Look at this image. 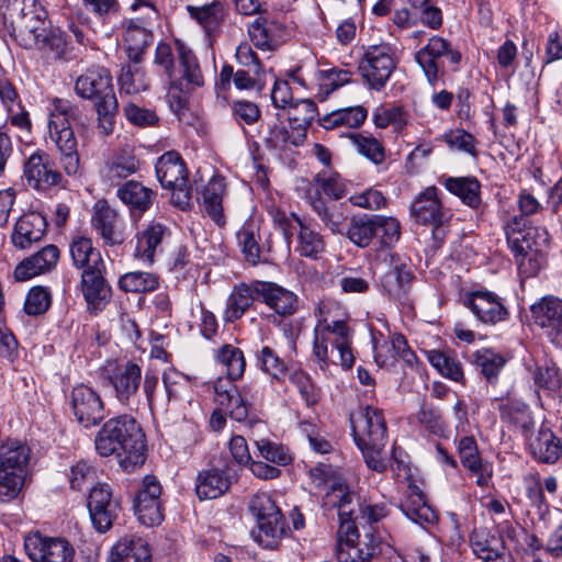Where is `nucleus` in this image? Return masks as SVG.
<instances>
[{
	"instance_id": "obj_1",
	"label": "nucleus",
	"mask_w": 562,
	"mask_h": 562,
	"mask_svg": "<svg viewBox=\"0 0 562 562\" xmlns=\"http://www.w3.org/2000/svg\"><path fill=\"white\" fill-rule=\"evenodd\" d=\"M339 305L331 300H323L315 311L317 323L314 328L313 353L324 370L330 363L350 369L355 363L351 349L353 330L347 322L337 318Z\"/></svg>"
},
{
	"instance_id": "obj_2",
	"label": "nucleus",
	"mask_w": 562,
	"mask_h": 562,
	"mask_svg": "<svg viewBox=\"0 0 562 562\" xmlns=\"http://www.w3.org/2000/svg\"><path fill=\"white\" fill-rule=\"evenodd\" d=\"M94 447L101 457L115 456L125 472H133L146 460L145 435L128 415L105 422L95 435Z\"/></svg>"
},
{
	"instance_id": "obj_3",
	"label": "nucleus",
	"mask_w": 562,
	"mask_h": 562,
	"mask_svg": "<svg viewBox=\"0 0 562 562\" xmlns=\"http://www.w3.org/2000/svg\"><path fill=\"white\" fill-rule=\"evenodd\" d=\"M351 503L352 495L348 486L340 481H334L324 497V505L337 509L340 519L339 533L345 535L337 546V560L338 562H372L376 554L374 536L366 533L362 539L360 538L357 527L350 522L356 515L355 508L350 506Z\"/></svg>"
},
{
	"instance_id": "obj_4",
	"label": "nucleus",
	"mask_w": 562,
	"mask_h": 562,
	"mask_svg": "<svg viewBox=\"0 0 562 562\" xmlns=\"http://www.w3.org/2000/svg\"><path fill=\"white\" fill-rule=\"evenodd\" d=\"M350 424L355 442L367 465L379 473L384 472L387 469L384 454L387 428L383 411L371 405L360 407L350 415Z\"/></svg>"
},
{
	"instance_id": "obj_5",
	"label": "nucleus",
	"mask_w": 562,
	"mask_h": 562,
	"mask_svg": "<svg viewBox=\"0 0 562 562\" xmlns=\"http://www.w3.org/2000/svg\"><path fill=\"white\" fill-rule=\"evenodd\" d=\"M75 91L80 98L93 102L99 132L104 136L111 135L119 112V102L110 71L102 66L88 68L77 78Z\"/></svg>"
},
{
	"instance_id": "obj_6",
	"label": "nucleus",
	"mask_w": 562,
	"mask_h": 562,
	"mask_svg": "<svg viewBox=\"0 0 562 562\" xmlns=\"http://www.w3.org/2000/svg\"><path fill=\"white\" fill-rule=\"evenodd\" d=\"M2 15L7 32L20 45L30 48L46 40L47 13L37 0H5Z\"/></svg>"
},
{
	"instance_id": "obj_7",
	"label": "nucleus",
	"mask_w": 562,
	"mask_h": 562,
	"mask_svg": "<svg viewBox=\"0 0 562 562\" xmlns=\"http://www.w3.org/2000/svg\"><path fill=\"white\" fill-rule=\"evenodd\" d=\"M31 449L19 440H7L0 445V502H10L21 493Z\"/></svg>"
},
{
	"instance_id": "obj_8",
	"label": "nucleus",
	"mask_w": 562,
	"mask_h": 562,
	"mask_svg": "<svg viewBox=\"0 0 562 562\" xmlns=\"http://www.w3.org/2000/svg\"><path fill=\"white\" fill-rule=\"evenodd\" d=\"M249 510L257 520V529L251 532L255 541L265 548L274 549L289 531L276 501L269 494H256L250 499Z\"/></svg>"
},
{
	"instance_id": "obj_9",
	"label": "nucleus",
	"mask_w": 562,
	"mask_h": 562,
	"mask_svg": "<svg viewBox=\"0 0 562 562\" xmlns=\"http://www.w3.org/2000/svg\"><path fill=\"white\" fill-rule=\"evenodd\" d=\"M395 48L389 43L369 45L358 64V70L370 89L380 91L396 68Z\"/></svg>"
},
{
	"instance_id": "obj_10",
	"label": "nucleus",
	"mask_w": 562,
	"mask_h": 562,
	"mask_svg": "<svg viewBox=\"0 0 562 562\" xmlns=\"http://www.w3.org/2000/svg\"><path fill=\"white\" fill-rule=\"evenodd\" d=\"M178 54V69L173 71V78L169 80V97L182 104V94H187L198 87L204 85V77L196 56L183 42H175Z\"/></svg>"
},
{
	"instance_id": "obj_11",
	"label": "nucleus",
	"mask_w": 562,
	"mask_h": 562,
	"mask_svg": "<svg viewBox=\"0 0 562 562\" xmlns=\"http://www.w3.org/2000/svg\"><path fill=\"white\" fill-rule=\"evenodd\" d=\"M156 175L166 189L172 190V202L184 209L191 200L188 172L181 157L175 151L164 154L156 164Z\"/></svg>"
},
{
	"instance_id": "obj_12",
	"label": "nucleus",
	"mask_w": 562,
	"mask_h": 562,
	"mask_svg": "<svg viewBox=\"0 0 562 562\" xmlns=\"http://www.w3.org/2000/svg\"><path fill=\"white\" fill-rule=\"evenodd\" d=\"M68 404L76 420L85 428L99 425L105 416L104 403L100 394L86 384L72 387Z\"/></svg>"
},
{
	"instance_id": "obj_13",
	"label": "nucleus",
	"mask_w": 562,
	"mask_h": 562,
	"mask_svg": "<svg viewBox=\"0 0 562 562\" xmlns=\"http://www.w3.org/2000/svg\"><path fill=\"white\" fill-rule=\"evenodd\" d=\"M60 116L48 121L49 137L59 151V162L64 172L69 177L80 175V158L77 149V138L74 130Z\"/></svg>"
},
{
	"instance_id": "obj_14",
	"label": "nucleus",
	"mask_w": 562,
	"mask_h": 562,
	"mask_svg": "<svg viewBox=\"0 0 562 562\" xmlns=\"http://www.w3.org/2000/svg\"><path fill=\"white\" fill-rule=\"evenodd\" d=\"M161 491L160 482L155 475L144 476L134 501L135 512L143 525L155 526L164 520Z\"/></svg>"
},
{
	"instance_id": "obj_15",
	"label": "nucleus",
	"mask_w": 562,
	"mask_h": 562,
	"mask_svg": "<svg viewBox=\"0 0 562 562\" xmlns=\"http://www.w3.org/2000/svg\"><path fill=\"white\" fill-rule=\"evenodd\" d=\"M442 56H446L452 65H458L461 60V54L453 49L447 40L439 36L430 37L428 44L415 55L417 64L423 69L428 82L432 86L439 79V59Z\"/></svg>"
},
{
	"instance_id": "obj_16",
	"label": "nucleus",
	"mask_w": 562,
	"mask_h": 562,
	"mask_svg": "<svg viewBox=\"0 0 562 562\" xmlns=\"http://www.w3.org/2000/svg\"><path fill=\"white\" fill-rule=\"evenodd\" d=\"M88 509L94 528L105 532L117 518L121 506L108 484H98L90 491Z\"/></svg>"
},
{
	"instance_id": "obj_17",
	"label": "nucleus",
	"mask_w": 562,
	"mask_h": 562,
	"mask_svg": "<svg viewBox=\"0 0 562 562\" xmlns=\"http://www.w3.org/2000/svg\"><path fill=\"white\" fill-rule=\"evenodd\" d=\"M25 550L34 562H72L75 550L63 538L33 535L25 539Z\"/></svg>"
},
{
	"instance_id": "obj_18",
	"label": "nucleus",
	"mask_w": 562,
	"mask_h": 562,
	"mask_svg": "<svg viewBox=\"0 0 562 562\" xmlns=\"http://www.w3.org/2000/svg\"><path fill=\"white\" fill-rule=\"evenodd\" d=\"M23 176L27 184L37 190L46 191L63 182V176L54 168L49 155L43 150H36L24 162Z\"/></svg>"
},
{
	"instance_id": "obj_19",
	"label": "nucleus",
	"mask_w": 562,
	"mask_h": 562,
	"mask_svg": "<svg viewBox=\"0 0 562 562\" xmlns=\"http://www.w3.org/2000/svg\"><path fill=\"white\" fill-rule=\"evenodd\" d=\"M411 216L417 224L439 227L447 221V214L438 198V189L428 187L418 194L411 206Z\"/></svg>"
},
{
	"instance_id": "obj_20",
	"label": "nucleus",
	"mask_w": 562,
	"mask_h": 562,
	"mask_svg": "<svg viewBox=\"0 0 562 562\" xmlns=\"http://www.w3.org/2000/svg\"><path fill=\"white\" fill-rule=\"evenodd\" d=\"M535 323L547 330L553 342L562 344V301L555 296H544L531 306Z\"/></svg>"
},
{
	"instance_id": "obj_21",
	"label": "nucleus",
	"mask_w": 562,
	"mask_h": 562,
	"mask_svg": "<svg viewBox=\"0 0 562 562\" xmlns=\"http://www.w3.org/2000/svg\"><path fill=\"white\" fill-rule=\"evenodd\" d=\"M91 224L100 234L104 244L113 246L124 241V235L120 228L119 213L106 201L99 200L95 202Z\"/></svg>"
},
{
	"instance_id": "obj_22",
	"label": "nucleus",
	"mask_w": 562,
	"mask_h": 562,
	"mask_svg": "<svg viewBox=\"0 0 562 562\" xmlns=\"http://www.w3.org/2000/svg\"><path fill=\"white\" fill-rule=\"evenodd\" d=\"M109 380L115 391L116 400L123 405L131 406L139 390L142 369L136 363L126 362L117 367Z\"/></svg>"
},
{
	"instance_id": "obj_23",
	"label": "nucleus",
	"mask_w": 562,
	"mask_h": 562,
	"mask_svg": "<svg viewBox=\"0 0 562 562\" xmlns=\"http://www.w3.org/2000/svg\"><path fill=\"white\" fill-rule=\"evenodd\" d=\"M102 268L86 270L81 273V290L90 311H101L111 297V286L103 277Z\"/></svg>"
},
{
	"instance_id": "obj_24",
	"label": "nucleus",
	"mask_w": 562,
	"mask_h": 562,
	"mask_svg": "<svg viewBox=\"0 0 562 562\" xmlns=\"http://www.w3.org/2000/svg\"><path fill=\"white\" fill-rule=\"evenodd\" d=\"M468 305L484 324H496L506 319L508 312L501 302V299L490 291H475L468 297Z\"/></svg>"
},
{
	"instance_id": "obj_25",
	"label": "nucleus",
	"mask_w": 562,
	"mask_h": 562,
	"mask_svg": "<svg viewBox=\"0 0 562 562\" xmlns=\"http://www.w3.org/2000/svg\"><path fill=\"white\" fill-rule=\"evenodd\" d=\"M257 295L270 308L282 316L292 315L297 308V296L273 282L257 281Z\"/></svg>"
},
{
	"instance_id": "obj_26",
	"label": "nucleus",
	"mask_w": 562,
	"mask_h": 562,
	"mask_svg": "<svg viewBox=\"0 0 562 562\" xmlns=\"http://www.w3.org/2000/svg\"><path fill=\"white\" fill-rule=\"evenodd\" d=\"M58 258L59 249L55 245H47L35 255L21 261L14 270V278L18 281H26L47 272L56 266Z\"/></svg>"
},
{
	"instance_id": "obj_27",
	"label": "nucleus",
	"mask_w": 562,
	"mask_h": 562,
	"mask_svg": "<svg viewBox=\"0 0 562 562\" xmlns=\"http://www.w3.org/2000/svg\"><path fill=\"white\" fill-rule=\"evenodd\" d=\"M117 198L128 207L131 216L140 217L151 206L156 193L138 181L123 183L116 192Z\"/></svg>"
},
{
	"instance_id": "obj_28",
	"label": "nucleus",
	"mask_w": 562,
	"mask_h": 562,
	"mask_svg": "<svg viewBox=\"0 0 562 562\" xmlns=\"http://www.w3.org/2000/svg\"><path fill=\"white\" fill-rule=\"evenodd\" d=\"M46 229L45 217L37 212H30L22 215L14 226L12 243L14 246L25 249L33 243L40 241Z\"/></svg>"
},
{
	"instance_id": "obj_29",
	"label": "nucleus",
	"mask_w": 562,
	"mask_h": 562,
	"mask_svg": "<svg viewBox=\"0 0 562 562\" xmlns=\"http://www.w3.org/2000/svg\"><path fill=\"white\" fill-rule=\"evenodd\" d=\"M414 274L405 263H398L391 269L382 278V286L390 299L405 303L408 301L411 293V283Z\"/></svg>"
},
{
	"instance_id": "obj_30",
	"label": "nucleus",
	"mask_w": 562,
	"mask_h": 562,
	"mask_svg": "<svg viewBox=\"0 0 562 562\" xmlns=\"http://www.w3.org/2000/svg\"><path fill=\"white\" fill-rule=\"evenodd\" d=\"M257 281L251 284L240 283L235 285L227 299L224 312V321L233 323L239 319L251 306L255 300H260L257 295Z\"/></svg>"
},
{
	"instance_id": "obj_31",
	"label": "nucleus",
	"mask_w": 562,
	"mask_h": 562,
	"mask_svg": "<svg viewBox=\"0 0 562 562\" xmlns=\"http://www.w3.org/2000/svg\"><path fill=\"white\" fill-rule=\"evenodd\" d=\"M166 233L165 225L150 222L136 237L135 257L149 265L153 263Z\"/></svg>"
},
{
	"instance_id": "obj_32",
	"label": "nucleus",
	"mask_w": 562,
	"mask_h": 562,
	"mask_svg": "<svg viewBox=\"0 0 562 562\" xmlns=\"http://www.w3.org/2000/svg\"><path fill=\"white\" fill-rule=\"evenodd\" d=\"M123 37L128 57L133 61L138 63L143 53L153 41V33L143 20L131 19L125 23Z\"/></svg>"
},
{
	"instance_id": "obj_33",
	"label": "nucleus",
	"mask_w": 562,
	"mask_h": 562,
	"mask_svg": "<svg viewBox=\"0 0 562 562\" xmlns=\"http://www.w3.org/2000/svg\"><path fill=\"white\" fill-rule=\"evenodd\" d=\"M529 450L539 462L554 463L562 453V446L549 428L541 427L538 434L529 439Z\"/></svg>"
},
{
	"instance_id": "obj_34",
	"label": "nucleus",
	"mask_w": 562,
	"mask_h": 562,
	"mask_svg": "<svg viewBox=\"0 0 562 562\" xmlns=\"http://www.w3.org/2000/svg\"><path fill=\"white\" fill-rule=\"evenodd\" d=\"M231 481L218 469L201 471L196 476L195 492L200 499H215L228 491Z\"/></svg>"
},
{
	"instance_id": "obj_35",
	"label": "nucleus",
	"mask_w": 562,
	"mask_h": 562,
	"mask_svg": "<svg viewBox=\"0 0 562 562\" xmlns=\"http://www.w3.org/2000/svg\"><path fill=\"white\" fill-rule=\"evenodd\" d=\"M306 138L305 130L295 125L288 128L283 122H276L269 126L265 144L270 149L284 150L289 146H300Z\"/></svg>"
},
{
	"instance_id": "obj_36",
	"label": "nucleus",
	"mask_w": 562,
	"mask_h": 562,
	"mask_svg": "<svg viewBox=\"0 0 562 562\" xmlns=\"http://www.w3.org/2000/svg\"><path fill=\"white\" fill-rule=\"evenodd\" d=\"M226 184L223 178L213 177L205 186L203 198V212L210 216L218 226L225 225V216L223 210V196Z\"/></svg>"
},
{
	"instance_id": "obj_37",
	"label": "nucleus",
	"mask_w": 562,
	"mask_h": 562,
	"mask_svg": "<svg viewBox=\"0 0 562 562\" xmlns=\"http://www.w3.org/2000/svg\"><path fill=\"white\" fill-rule=\"evenodd\" d=\"M402 513L412 521L424 525L437 520L436 512L426 503L424 495L416 487H411L409 494L401 502Z\"/></svg>"
},
{
	"instance_id": "obj_38",
	"label": "nucleus",
	"mask_w": 562,
	"mask_h": 562,
	"mask_svg": "<svg viewBox=\"0 0 562 562\" xmlns=\"http://www.w3.org/2000/svg\"><path fill=\"white\" fill-rule=\"evenodd\" d=\"M69 252L74 266L83 271L102 268L104 265L101 254L87 237H76L69 246Z\"/></svg>"
},
{
	"instance_id": "obj_39",
	"label": "nucleus",
	"mask_w": 562,
	"mask_h": 562,
	"mask_svg": "<svg viewBox=\"0 0 562 562\" xmlns=\"http://www.w3.org/2000/svg\"><path fill=\"white\" fill-rule=\"evenodd\" d=\"M108 562H150V551L140 538H124L112 549Z\"/></svg>"
},
{
	"instance_id": "obj_40",
	"label": "nucleus",
	"mask_w": 562,
	"mask_h": 562,
	"mask_svg": "<svg viewBox=\"0 0 562 562\" xmlns=\"http://www.w3.org/2000/svg\"><path fill=\"white\" fill-rule=\"evenodd\" d=\"M291 216L299 227L296 251L303 257L316 259L325 249L323 236L294 213Z\"/></svg>"
},
{
	"instance_id": "obj_41",
	"label": "nucleus",
	"mask_w": 562,
	"mask_h": 562,
	"mask_svg": "<svg viewBox=\"0 0 562 562\" xmlns=\"http://www.w3.org/2000/svg\"><path fill=\"white\" fill-rule=\"evenodd\" d=\"M311 206L325 228L333 234H344L347 215L340 204L327 203L318 196L311 200Z\"/></svg>"
},
{
	"instance_id": "obj_42",
	"label": "nucleus",
	"mask_w": 562,
	"mask_h": 562,
	"mask_svg": "<svg viewBox=\"0 0 562 562\" xmlns=\"http://www.w3.org/2000/svg\"><path fill=\"white\" fill-rule=\"evenodd\" d=\"M187 11L207 33L216 30L225 19V4L221 0H213L203 5H188Z\"/></svg>"
},
{
	"instance_id": "obj_43",
	"label": "nucleus",
	"mask_w": 562,
	"mask_h": 562,
	"mask_svg": "<svg viewBox=\"0 0 562 562\" xmlns=\"http://www.w3.org/2000/svg\"><path fill=\"white\" fill-rule=\"evenodd\" d=\"M236 236L245 260L251 266L258 265L261 259L258 224L254 221L245 222Z\"/></svg>"
},
{
	"instance_id": "obj_44",
	"label": "nucleus",
	"mask_w": 562,
	"mask_h": 562,
	"mask_svg": "<svg viewBox=\"0 0 562 562\" xmlns=\"http://www.w3.org/2000/svg\"><path fill=\"white\" fill-rule=\"evenodd\" d=\"M367 114V110L360 105L339 109L322 117L321 125L326 130H333L338 126L356 128L364 122Z\"/></svg>"
},
{
	"instance_id": "obj_45",
	"label": "nucleus",
	"mask_w": 562,
	"mask_h": 562,
	"mask_svg": "<svg viewBox=\"0 0 562 562\" xmlns=\"http://www.w3.org/2000/svg\"><path fill=\"white\" fill-rule=\"evenodd\" d=\"M549 240V233L544 228L541 229V233H537V238L533 240L535 248H532L528 238H525L529 252L518 261V267L520 272L526 274V277L535 276L541 269L543 259L542 247L548 246Z\"/></svg>"
},
{
	"instance_id": "obj_46",
	"label": "nucleus",
	"mask_w": 562,
	"mask_h": 562,
	"mask_svg": "<svg viewBox=\"0 0 562 562\" xmlns=\"http://www.w3.org/2000/svg\"><path fill=\"white\" fill-rule=\"evenodd\" d=\"M472 550L482 560L501 558L503 543L499 537L492 535L487 529H476L470 537Z\"/></svg>"
},
{
	"instance_id": "obj_47",
	"label": "nucleus",
	"mask_w": 562,
	"mask_h": 562,
	"mask_svg": "<svg viewBox=\"0 0 562 562\" xmlns=\"http://www.w3.org/2000/svg\"><path fill=\"white\" fill-rule=\"evenodd\" d=\"M445 187L471 207L480 204V182L473 177L447 178Z\"/></svg>"
},
{
	"instance_id": "obj_48",
	"label": "nucleus",
	"mask_w": 562,
	"mask_h": 562,
	"mask_svg": "<svg viewBox=\"0 0 562 562\" xmlns=\"http://www.w3.org/2000/svg\"><path fill=\"white\" fill-rule=\"evenodd\" d=\"M279 27L276 21L258 16L248 27L249 36L256 47L271 50L277 45L274 31Z\"/></svg>"
},
{
	"instance_id": "obj_49",
	"label": "nucleus",
	"mask_w": 562,
	"mask_h": 562,
	"mask_svg": "<svg viewBox=\"0 0 562 562\" xmlns=\"http://www.w3.org/2000/svg\"><path fill=\"white\" fill-rule=\"evenodd\" d=\"M348 238L359 247H367L376 235L375 215H362L351 218L347 227Z\"/></svg>"
},
{
	"instance_id": "obj_50",
	"label": "nucleus",
	"mask_w": 562,
	"mask_h": 562,
	"mask_svg": "<svg viewBox=\"0 0 562 562\" xmlns=\"http://www.w3.org/2000/svg\"><path fill=\"white\" fill-rule=\"evenodd\" d=\"M215 360L226 369L231 380L240 379L246 369V361L243 351L233 346L224 345L215 351Z\"/></svg>"
},
{
	"instance_id": "obj_51",
	"label": "nucleus",
	"mask_w": 562,
	"mask_h": 562,
	"mask_svg": "<svg viewBox=\"0 0 562 562\" xmlns=\"http://www.w3.org/2000/svg\"><path fill=\"white\" fill-rule=\"evenodd\" d=\"M256 359L259 369L270 375L272 380L281 381L288 372L283 359L269 346H262L256 351Z\"/></svg>"
},
{
	"instance_id": "obj_52",
	"label": "nucleus",
	"mask_w": 562,
	"mask_h": 562,
	"mask_svg": "<svg viewBox=\"0 0 562 562\" xmlns=\"http://www.w3.org/2000/svg\"><path fill=\"white\" fill-rule=\"evenodd\" d=\"M533 381L538 386L549 392L558 395L562 393V373L557 364L550 360H544L536 366Z\"/></svg>"
},
{
	"instance_id": "obj_53",
	"label": "nucleus",
	"mask_w": 562,
	"mask_h": 562,
	"mask_svg": "<svg viewBox=\"0 0 562 562\" xmlns=\"http://www.w3.org/2000/svg\"><path fill=\"white\" fill-rule=\"evenodd\" d=\"M158 277L150 272L133 271L122 276L119 286L124 292H151L158 288Z\"/></svg>"
},
{
	"instance_id": "obj_54",
	"label": "nucleus",
	"mask_w": 562,
	"mask_h": 562,
	"mask_svg": "<svg viewBox=\"0 0 562 562\" xmlns=\"http://www.w3.org/2000/svg\"><path fill=\"white\" fill-rule=\"evenodd\" d=\"M430 364L445 378L459 382L463 379L461 363L449 353L440 350H429L426 352Z\"/></svg>"
},
{
	"instance_id": "obj_55",
	"label": "nucleus",
	"mask_w": 562,
	"mask_h": 562,
	"mask_svg": "<svg viewBox=\"0 0 562 562\" xmlns=\"http://www.w3.org/2000/svg\"><path fill=\"white\" fill-rule=\"evenodd\" d=\"M117 81L121 92L125 94H136L148 88L143 70L136 66H123Z\"/></svg>"
},
{
	"instance_id": "obj_56",
	"label": "nucleus",
	"mask_w": 562,
	"mask_h": 562,
	"mask_svg": "<svg viewBox=\"0 0 562 562\" xmlns=\"http://www.w3.org/2000/svg\"><path fill=\"white\" fill-rule=\"evenodd\" d=\"M317 114V106L310 99H299L289 108V121L295 126L304 128L305 132Z\"/></svg>"
},
{
	"instance_id": "obj_57",
	"label": "nucleus",
	"mask_w": 562,
	"mask_h": 562,
	"mask_svg": "<svg viewBox=\"0 0 562 562\" xmlns=\"http://www.w3.org/2000/svg\"><path fill=\"white\" fill-rule=\"evenodd\" d=\"M349 139L358 153L370 159L375 165H379L384 160V148L374 137L352 133L349 135Z\"/></svg>"
},
{
	"instance_id": "obj_58",
	"label": "nucleus",
	"mask_w": 562,
	"mask_h": 562,
	"mask_svg": "<svg viewBox=\"0 0 562 562\" xmlns=\"http://www.w3.org/2000/svg\"><path fill=\"white\" fill-rule=\"evenodd\" d=\"M505 359L491 349H482L475 353V364L488 382H494L505 366Z\"/></svg>"
},
{
	"instance_id": "obj_59",
	"label": "nucleus",
	"mask_w": 562,
	"mask_h": 562,
	"mask_svg": "<svg viewBox=\"0 0 562 562\" xmlns=\"http://www.w3.org/2000/svg\"><path fill=\"white\" fill-rule=\"evenodd\" d=\"M289 379L297 389L307 406L315 405L319 401V390L307 373L302 370H295L290 374Z\"/></svg>"
},
{
	"instance_id": "obj_60",
	"label": "nucleus",
	"mask_w": 562,
	"mask_h": 562,
	"mask_svg": "<svg viewBox=\"0 0 562 562\" xmlns=\"http://www.w3.org/2000/svg\"><path fill=\"white\" fill-rule=\"evenodd\" d=\"M255 445L257 447L259 457L269 462L276 463L278 465H286L292 460L291 454L286 448L269 439L256 440Z\"/></svg>"
},
{
	"instance_id": "obj_61",
	"label": "nucleus",
	"mask_w": 562,
	"mask_h": 562,
	"mask_svg": "<svg viewBox=\"0 0 562 562\" xmlns=\"http://www.w3.org/2000/svg\"><path fill=\"white\" fill-rule=\"evenodd\" d=\"M49 305V291L44 286H34L25 297L24 311L27 315H41L48 310Z\"/></svg>"
},
{
	"instance_id": "obj_62",
	"label": "nucleus",
	"mask_w": 562,
	"mask_h": 562,
	"mask_svg": "<svg viewBox=\"0 0 562 562\" xmlns=\"http://www.w3.org/2000/svg\"><path fill=\"white\" fill-rule=\"evenodd\" d=\"M458 452L461 463L469 469V471H477L480 469L482 459L473 437L461 438L458 443Z\"/></svg>"
},
{
	"instance_id": "obj_63",
	"label": "nucleus",
	"mask_w": 562,
	"mask_h": 562,
	"mask_svg": "<svg viewBox=\"0 0 562 562\" xmlns=\"http://www.w3.org/2000/svg\"><path fill=\"white\" fill-rule=\"evenodd\" d=\"M231 112L239 125H251L260 119V110L254 102L246 100L234 101L231 104Z\"/></svg>"
},
{
	"instance_id": "obj_64",
	"label": "nucleus",
	"mask_w": 562,
	"mask_h": 562,
	"mask_svg": "<svg viewBox=\"0 0 562 562\" xmlns=\"http://www.w3.org/2000/svg\"><path fill=\"white\" fill-rule=\"evenodd\" d=\"M123 111L126 120L135 126H154L158 122V116L155 111L140 108L135 103H127L123 108Z\"/></svg>"
}]
</instances>
